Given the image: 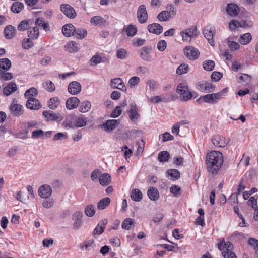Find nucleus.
<instances>
[{
  "mask_svg": "<svg viewBox=\"0 0 258 258\" xmlns=\"http://www.w3.org/2000/svg\"><path fill=\"white\" fill-rule=\"evenodd\" d=\"M44 132L42 130H38L33 131L31 137L34 139H38L44 136Z\"/></svg>",
  "mask_w": 258,
  "mask_h": 258,
  "instance_id": "nucleus-56",
  "label": "nucleus"
},
{
  "mask_svg": "<svg viewBox=\"0 0 258 258\" xmlns=\"http://www.w3.org/2000/svg\"><path fill=\"white\" fill-rule=\"evenodd\" d=\"M252 39V36L250 33H246L241 35L239 39V42L241 44L246 45L248 44Z\"/></svg>",
  "mask_w": 258,
  "mask_h": 258,
  "instance_id": "nucleus-39",
  "label": "nucleus"
},
{
  "mask_svg": "<svg viewBox=\"0 0 258 258\" xmlns=\"http://www.w3.org/2000/svg\"><path fill=\"white\" fill-rule=\"evenodd\" d=\"M170 154L168 151H163L160 152L158 154V159L161 162H165L168 161Z\"/></svg>",
  "mask_w": 258,
  "mask_h": 258,
  "instance_id": "nucleus-43",
  "label": "nucleus"
},
{
  "mask_svg": "<svg viewBox=\"0 0 258 258\" xmlns=\"http://www.w3.org/2000/svg\"><path fill=\"white\" fill-rule=\"evenodd\" d=\"M42 114L45 120L47 122L56 121L60 122L63 119V117L60 113H55L50 110L44 111Z\"/></svg>",
  "mask_w": 258,
  "mask_h": 258,
  "instance_id": "nucleus-6",
  "label": "nucleus"
},
{
  "mask_svg": "<svg viewBox=\"0 0 258 258\" xmlns=\"http://www.w3.org/2000/svg\"><path fill=\"white\" fill-rule=\"evenodd\" d=\"M80 103V100L75 97L68 98L66 101V105L67 109L71 110L76 108Z\"/></svg>",
  "mask_w": 258,
  "mask_h": 258,
  "instance_id": "nucleus-21",
  "label": "nucleus"
},
{
  "mask_svg": "<svg viewBox=\"0 0 258 258\" xmlns=\"http://www.w3.org/2000/svg\"><path fill=\"white\" fill-rule=\"evenodd\" d=\"M184 53L186 57L190 60H196L200 55L199 50L191 46H186L184 49Z\"/></svg>",
  "mask_w": 258,
  "mask_h": 258,
  "instance_id": "nucleus-8",
  "label": "nucleus"
},
{
  "mask_svg": "<svg viewBox=\"0 0 258 258\" xmlns=\"http://www.w3.org/2000/svg\"><path fill=\"white\" fill-rule=\"evenodd\" d=\"M140 82V78L137 76L131 77L128 81V85L131 87L137 85Z\"/></svg>",
  "mask_w": 258,
  "mask_h": 258,
  "instance_id": "nucleus-60",
  "label": "nucleus"
},
{
  "mask_svg": "<svg viewBox=\"0 0 258 258\" xmlns=\"http://www.w3.org/2000/svg\"><path fill=\"white\" fill-rule=\"evenodd\" d=\"M38 194L43 198H48L52 194L51 187L47 184L41 185L38 189Z\"/></svg>",
  "mask_w": 258,
  "mask_h": 258,
  "instance_id": "nucleus-14",
  "label": "nucleus"
},
{
  "mask_svg": "<svg viewBox=\"0 0 258 258\" xmlns=\"http://www.w3.org/2000/svg\"><path fill=\"white\" fill-rule=\"evenodd\" d=\"M107 223V220L106 219L101 220L96 227L94 229L92 233L93 235L95 237H96L97 236L102 234L104 231Z\"/></svg>",
  "mask_w": 258,
  "mask_h": 258,
  "instance_id": "nucleus-15",
  "label": "nucleus"
},
{
  "mask_svg": "<svg viewBox=\"0 0 258 258\" xmlns=\"http://www.w3.org/2000/svg\"><path fill=\"white\" fill-rule=\"evenodd\" d=\"M137 18L141 24L146 23L148 20V13L145 5H141L138 9L137 12Z\"/></svg>",
  "mask_w": 258,
  "mask_h": 258,
  "instance_id": "nucleus-10",
  "label": "nucleus"
},
{
  "mask_svg": "<svg viewBox=\"0 0 258 258\" xmlns=\"http://www.w3.org/2000/svg\"><path fill=\"white\" fill-rule=\"evenodd\" d=\"M1 78L4 81H8L11 80L13 78L12 73L2 71L0 72Z\"/></svg>",
  "mask_w": 258,
  "mask_h": 258,
  "instance_id": "nucleus-57",
  "label": "nucleus"
},
{
  "mask_svg": "<svg viewBox=\"0 0 258 258\" xmlns=\"http://www.w3.org/2000/svg\"><path fill=\"white\" fill-rule=\"evenodd\" d=\"M27 33L28 37L30 39H36L39 35V31L37 26L30 27L28 29Z\"/></svg>",
  "mask_w": 258,
  "mask_h": 258,
  "instance_id": "nucleus-30",
  "label": "nucleus"
},
{
  "mask_svg": "<svg viewBox=\"0 0 258 258\" xmlns=\"http://www.w3.org/2000/svg\"><path fill=\"white\" fill-rule=\"evenodd\" d=\"M170 17L168 15V13L165 11H163L158 14L157 18L160 21H166L169 19Z\"/></svg>",
  "mask_w": 258,
  "mask_h": 258,
  "instance_id": "nucleus-51",
  "label": "nucleus"
},
{
  "mask_svg": "<svg viewBox=\"0 0 258 258\" xmlns=\"http://www.w3.org/2000/svg\"><path fill=\"white\" fill-rule=\"evenodd\" d=\"M90 22L91 24H94L95 25H101L104 24L105 21L102 17L99 16H96L91 19Z\"/></svg>",
  "mask_w": 258,
  "mask_h": 258,
  "instance_id": "nucleus-45",
  "label": "nucleus"
},
{
  "mask_svg": "<svg viewBox=\"0 0 258 258\" xmlns=\"http://www.w3.org/2000/svg\"><path fill=\"white\" fill-rule=\"evenodd\" d=\"M166 46H167L166 42L164 40L159 41L157 45V47L158 49L160 51H161V52L165 50Z\"/></svg>",
  "mask_w": 258,
  "mask_h": 258,
  "instance_id": "nucleus-63",
  "label": "nucleus"
},
{
  "mask_svg": "<svg viewBox=\"0 0 258 258\" xmlns=\"http://www.w3.org/2000/svg\"><path fill=\"white\" fill-rule=\"evenodd\" d=\"M75 33L77 38L82 39L87 35V32L86 30L84 29L78 28L77 29H75Z\"/></svg>",
  "mask_w": 258,
  "mask_h": 258,
  "instance_id": "nucleus-46",
  "label": "nucleus"
},
{
  "mask_svg": "<svg viewBox=\"0 0 258 258\" xmlns=\"http://www.w3.org/2000/svg\"><path fill=\"white\" fill-rule=\"evenodd\" d=\"M137 30L138 29L136 25L130 24L123 27L121 33H123L125 31L127 36L133 37L136 34Z\"/></svg>",
  "mask_w": 258,
  "mask_h": 258,
  "instance_id": "nucleus-23",
  "label": "nucleus"
},
{
  "mask_svg": "<svg viewBox=\"0 0 258 258\" xmlns=\"http://www.w3.org/2000/svg\"><path fill=\"white\" fill-rule=\"evenodd\" d=\"M16 29L12 25H8L5 28L4 34L7 39H11L15 36Z\"/></svg>",
  "mask_w": 258,
  "mask_h": 258,
  "instance_id": "nucleus-26",
  "label": "nucleus"
},
{
  "mask_svg": "<svg viewBox=\"0 0 258 258\" xmlns=\"http://www.w3.org/2000/svg\"><path fill=\"white\" fill-rule=\"evenodd\" d=\"M59 100L57 97L50 98L48 102V107L52 110L55 109L59 104Z\"/></svg>",
  "mask_w": 258,
  "mask_h": 258,
  "instance_id": "nucleus-41",
  "label": "nucleus"
},
{
  "mask_svg": "<svg viewBox=\"0 0 258 258\" xmlns=\"http://www.w3.org/2000/svg\"><path fill=\"white\" fill-rule=\"evenodd\" d=\"M224 162L223 156L219 151H212L207 153L206 164L209 172L217 174L221 168Z\"/></svg>",
  "mask_w": 258,
  "mask_h": 258,
  "instance_id": "nucleus-1",
  "label": "nucleus"
},
{
  "mask_svg": "<svg viewBox=\"0 0 258 258\" xmlns=\"http://www.w3.org/2000/svg\"><path fill=\"white\" fill-rule=\"evenodd\" d=\"M26 106L31 110H38L41 107L39 101L34 98H27Z\"/></svg>",
  "mask_w": 258,
  "mask_h": 258,
  "instance_id": "nucleus-19",
  "label": "nucleus"
},
{
  "mask_svg": "<svg viewBox=\"0 0 258 258\" xmlns=\"http://www.w3.org/2000/svg\"><path fill=\"white\" fill-rule=\"evenodd\" d=\"M148 29L150 33L160 34L162 32L163 27L158 23H153L148 26Z\"/></svg>",
  "mask_w": 258,
  "mask_h": 258,
  "instance_id": "nucleus-24",
  "label": "nucleus"
},
{
  "mask_svg": "<svg viewBox=\"0 0 258 258\" xmlns=\"http://www.w3.org/2000/svg\"><path fill=\"white\" fill-rule=\"evenodd\" d=\"M66 127L73 128L75 124V119L72 115L67 116L63 121Z\"/></svg>",
  "mask_w": 258,
  "mask_h": 258,
  "instance_id": "nucleus-38",
  "label": "nucleus"
},
{
  "mask_svg": "<svg viewBox=\"0 0 258 258\" xmlns=\"http://www.w3.org/2000/svg\"><path fill=\"white\" fill-rule=\"evenodd\" d=\"M110 203V199L108 197L100 200L97 204V208L99 210L104 209Z\"/></svg>",
  "mask_w": 258,
  "mask_h": 258,
  "instance_id": "nucleus-37",
  "label": "nucleus"
},
{
  "mask_svg": "<svg viewBox=\"0 0 258 258\" xmlns=\"http://www.w3.org/2000/svg\"><path fill=\"white\" fill-rule=\"evenodd\" d=\"M170 191L175 197H178L181 194V188L177 185H173L170 188Z\"/></svg>",
  "mask_w": 258,
  "mask_h": 258,
  "instance_id": "nucleus-54",
  "label": "nucleus"
},
{
  "mask_svg": "<svg viewBox=\"0 0 258 258\" xmlns=\"http://www.w3.org/2000/svg\"><path fill=\"white\" fill-rule=\"evenodd\" d=\"M17 89V85L15 83L10 82L3 89V94L8 96L12 93L15 92Z\"/></svg>",
  "mask_w": 258,
  "mask_h": 258,
  "instance_id": "nucleus-25",
  "label": "nucleus"
},
{
  "mask_svg": "<svg viewBox=\"0 0 258 258\" xmlns=\"http://www.w3.org/2000/svg\"><path fill=\"white\" fill-rule=\"evenodd\" d=\"M64 48L66 51L70 53L77 52L79 49L78 44L73 41L68 42L64 46Z\"/></svg>",
  "mask_w": 258,
  "mask_h": 258,
  "instance_id": "nucleus-29",
  "label": "nucleus"
},
{
  "mask_svg": "<svg viewBox=\"0 0 258 258\" xmlns=\"http://www.w3.org/2000/svg\"><path fill=\"white\" fill-rule=\"evenodd\" d=\"M68 90L71 94L76 95L81 92V85L78 82L73 81L69 84Z\"/></svg>",
  "mask_w": 258,
  "mask_h": 258,
  "instance_id": "nucleus-16",
  "label": "nucleus"
},
{
  "mask_svg": "<svg viewBox=\"0 0 258 258\" xmlns=\"http://www.w3.org/2000/svg\"><path fill=\"white\" fill-rule=\"evenodd\" d=\"M198 32L196 26H193L180 32V35L184 41H190L192 37L198 36Z\"/></svg>",
  "mask_w": 258,
  "mask_h": 258,
  "instance_id": "nucleus-5",
  "label": "nucleus"
},
{
  "mask_svg": "<svg viewBox=\"0 0 258 258\" xmlns=\"http://www.w3.org/2000/svg\"><path fill=\"white\" fill-rule=\"evenodd\" d=\"M188 70V65L184 64V63L181 64L178 67V68L176 70V73L178 74L182 75L185 73H186L187 72Z\"/></svg>",
  "mask_w": 258,
  "mask_h": 258,
  "instance_id": "nucleus-53",
  "label": "nucleus"
},
{
  "mask_svg": "<svg viewBox=\"0 0 258 258\" xmlns=\"http://www.w3.org/2000/svg\"><path fill=\"white\" fill-rule=\"evenodd\" d=\"M23 108V106L21 104H18L17 101L16 99H14L13 100V101L9 107L11 113L14 116L22 115L24 113Z\"/></svg>",
  "mask_w": 258,
  "mask_h": 258,
  "instance_id": "nucleus-7",
  "label": "nucleus"
},
{
  "mask_svg": "<svg viewBox=\"0 0 258 258\" xmlns=\"http://www.w3.org/2000/svg\"><path fill=\"white\" fill-rule=\"evenodd\" d=\"M228 92L227 88H224L220 92L216 93L208 94L200 96L196 101L201 104L203 102L209 104H216L218 101L223 98Z\"/></svg>",
  "mask_w": 258,
  "mask_h": 258,
  "instance_id": "nucleus-2",
  "label": "nucleus"
},
{
  "mask_svg": "<svg viewBox=\"0 0 258 258\" xmlns=\"http://www.w3.org/2000/svg\"><path fill=\"white\" fill-rule=\"evenodd\" d=\"M86 124L87 118L85 117L83 115H80L75 119L74 127H81L85 126Z\"/></svg>",
  "mask_w": 258,
  "mask_h": 258,
  "instance_id": "nucleus-33",
  "label": "nucleus"
},
{
  "mask_svg": "<svg viewBox=\"0 0 258 258\" xmlns=\"http://www.w3.org/2000/svg\"><path fill=\"white\" fill-rule=\"evenodd\" d=\"M33 46V42L29 39H24L22 42V47L25 49H28Z\"/></svg>",
  "mask_w": 258,
  "mask_h": 258,
  "instance_id": "nucleus-58",
  "label": "nucleus"
},
{
  "mask_svg": "<svg viewBox=\"0 0 258 258\" xmlns=\"http://www.w3.org/2000/svg\"><path fill=\"white\" fill-rule=\"evenodd\" d=\"M239 11L238 6L234 4H228L226 8L227 13L231 16H236L237 15Z\"/></svg>",
  "mask_w": 258,
  "mask_h": 258,
  "instance_id": "nucleus-27",
  "label": "nucleus"
},
{
  "mask_svg": "<svg viewBox=\"0 0 258 258\" xmlns=\"http://www.w3.org/2000/svg\"><path fill=\"white\" fill-rule=\"evenodd\" d=\"M228 45L232 50H236L239 48V44L236 42L228 40Z\"/></svg>",
  "mask_w": 258,
  "mask_h": 258,
  "instance_id": "nucleus-62",
  "label": "nucleus"
},
{
  "mask_svg": "<svg viewBox=\"0 0 258 258\" xmlns=\"http://www.w3.org/2000/svg\"><path fill=\"white\" fill-rule=\"evenodd\" d=\"M38 93L37 90L35 88H31L30 89L27 90L24 96L26 98H34V97Z\"/></svg>",
  "mask_w": 258,
  "mask_h": 258,
  "instance_id": "nucleus-47",
  "label": "nucleus"
},
{
  "mask_svg": "<svg viewBox=\"0 0 258 258\" xmlns=\"http://www.w3.org/2000/svg\"><path fill=\"white\" fill-rule=\"evenodd\" d=\"M11 66V62L8 58H1L0 59V71L2 72L3 70L6 71L9 70Z\"/></svg>",
  "mask_w": 258,
  "mask_h": 258,
  "instance_id": "nucleus-34",
  "label": "nucleus"
},
{
  "mask_svg": "<svg viewBox=\"0 0 258 258\" xmlns=\"http://www.w3.org/2000/svg\"><path fill=\"white\" fill-rule=\"evenodd\" d=\"M119 123V122L118 120H108L104 124L101 125V127L106 132H109L114 130Z\"/></svg>",
  "mask_w": 258,
  "mask_h": 258,
  "instance_id": "nucleus-18",
  "label": "nucleus"
},
{
  "mask_svg": "<svg viewBox=\"0 0 258 258\" xmlns=\"http://www.w3.org/2000/svg\"><path fill=\"white\" fill-rule=\"evenodd\" d=\"M116 57L121 59H126L127 57V53L124 49H119L117 50Z\"/></svg>",
  "mask_w": 258,
  "mask_h": 258,
  "instance_id": "nucleus-52",
  "label": "nucleus"
},
{
  "mask_svg": "<svg viewBox=\"0 0 258 258\" xmlns=\"http://www.w3.org/2000/svg\"><path fill=\"white\" fill-rule=\"evenodd\" d=\"M121 106H116L111 114V116L115 118L119 116L122 113Z\"/></svg>",
  "mask_w": 258,
  "mask_h": 258,
  "instance_id": "nucleus-64",
  "label": "nucleus"
},
{
  "mask_svg": "<svg viewBox=\"0 0 258 258\" xmlns=\"http://www.w3.org/2000/svg\"><path fill=\"white\" fill-rule=\"evenodd\" d=\"M84 212L88 217H92L95 213V208L93 205H89L85 208Z\"/></svg>",
  "mask_w": 258,
  "mask_h": 258,
  "instance_id": "nucleus-48",
  "label": "nucleus"
},
{
  "mask_svg": "<svg viewBox=\"0 0 258 258\" xmlns=\"http://www.w3.org/2000/svg\"><path fill=\"white\" fill-rule=\"evenodd\" d=\"M111 177L108 173H104L99 178L100 184L102 186L108 185L111 183Z\"/></svg>",
  "mask_w": 258,
  "mask_h": 258,
  "instance_id": "nucleus-32",
  "label": "nucleus"
},
{
  "mask_svg": "<svg viewBox=\"0 0 258 258\" xmlns=\"http://www.w3.org/2000/svg\"><path fill=\"white\" fill-rule=\"evenodd\" d=\"M177 93L180 95V99L181 101H187L192 97L191 92L189 91L187 86L179 84L177 87Z\"/></svg>",
  "mask_w": 258,
  "mask_h": 258,
  "instance_id": "nucleus-3",
  "label": "nucleus"
},
{
  "mask_svg": "<svg viewBox=\"0 0 258 258\" xmlns=\"http://www.w3.org/2000/svg\"><path fill=\"white\" fill-rule=\"evenodd\" d=\"M128 117L132 122H136L139 118L140 114L138 113V109L135 103L130 104V109L128 110Z\"/></svg>",
  "mask_w": 258,
  "mask_h": 258,
  "instance_id": "nucleus-13",
  "label": "nucleus"
},
{
  "mask_svg": "<svg viewBox=\"0 0 258 258\" xmlns=\"http://www.w3.org/2000/svg\"><path fill=\"white\" fill-rule=\"evenodd\" d=\"M152 50L151 46H145L141 48L140 50V55L141 58L146 61H149L151 60L150 53Z\"/></svg>",
  "mask_w": 258,
  "mask_h": 258,
  "instance_id": "nucleus-20",
  "label": "nucleus"
},
{
  "mask_svg": "<svg viewBox=\"0 0 258 258\" xmlns=\"http://www.w3.org/2000/svg\"><path fill=\"white\" fill-rule=\"evenodd\" d=\"M110 87L112 88H117L122 91H125L126 89L123 80L120 78L112 79L110 82Z\"/></svg>",
  "mask_w": 258,
  "mask_h": 258,
  "instance_id": "nucleus-17",
  "label": "nucleus"
},
{
  "mask_svg": "<svg viewBox=\"0 0 258 258\" xmlns=\"http://www.w3.org/2000/svg\"><path fill=\"white\" fill-rule=\"evenodd\" d=\"M131 197L133 201L139 202L142 200L143 195L139 189L135 188L132 190Z\"/></svg>",
  "mask_w": 258,
  "mask_h": 258,
  "instance_id": "nucleus-36",
  "label": "nucleus"
},
{
  "mask_svg": "<svg viewBox=\"0 0 258 258\" xmlns=\"http://www.w3.org/2000/svg\"><path fill=\"white\" fill-rule=\"evenodd\" d=\"M166 10L165 12L168 13L170 18H172L176 14V9L173 5H167L166 7Z\"/></svg>",
  "mask_w": 258,
  "mask_h": 258,
  "instance_id": "nucleus-49",
  "label": "nucleus"
},
{
  "mask_svg": "<svg viewBox=\"0 0 258 258\" xmlns=\"http://www.w3.org/2000/svg\"><path fill=\"white\" fill-rule=\"evenodd\" d=\"M32 24V20H24L22 21L18 25L17 29L19 31H24L30 27Z\"/></svg>",
  "mask_w": 258,
  "mask_h": 258,
  "instance_id": "nucleus-31",
  "label": "nucleus"
},
{
  "mask_svg": "<svg viewBox=\"0 0 258 258\" xmlns=\"http://www.w3.org/2000/svg\"><path fill=\"white\" fill-rule=\"evenodd\" d=\"M44 87L46 90L50 92L54 91L55 89V85L51 81H46Z\"/></svg>",
  "mask_w": 258,
  "mask_h": 258,
  "instance_id": "nucleus-59",
  "label": "nucleus"
},
{
  "mask_svg": "<svg viewBox=\"0 0 258 258\" xmlns=\"http://www.w3.org/2000/svg\"><path fill=\"white\" fill-rule=\"evenodd\" d=\"M198 90L204 93H211L215 91V86L205 81H199L196 84Z\"/></svg>",
  "mask_w": 258,
  "mask_h": 258,
  "instance_id": "nucleus-4",
  "label": "nucleus"
},
{
  "mask_svg": "<svg viewBox=\"0 0 258 258\" xmlns=\"http://www.w3.org/2000/svg\"><path fill=\"white\" fill-rule=\"evenodd\" d=\"M149 198L152 201H157L159 198V193L158 189L155 187H150L147 191Z\"/></svg>",
  "mask_w": 258,
  "mask_h": 258,
  "instance_id": "nucleus-28",
  "label": "nucleus"
},
{
  "mask_svg": "<svg viewBox=\"0 0 258 258\" xmlns=\"http://www.w3.org/2000/svg\"><path fill=\"white\" fill-rule=\"evenodd\" d=\"M35 26H38L42 27L44 29L46 30L48 27V24L47 23H45L43 20V18H38L36 19L35 22Z\"/></svg>",
  "mask_w": 258,
  "mask_h": 258,
  "instance_id": "nucleus-55",
  "label": "nucleus"
},
{
  "mask_svg": "<svg viewBox=\"0 0 258 258\" xmlns=\"http://www.w3.org/2000/svg\"><path fill=\"white\" fill-rule=\"evenodd\" d=\"M60 10L61 12L70 19H74L77 16L75 9L69 4H63L61 5Z\"/></svg>",
  "mask_w": 258,
  "mask_h": 258,
  "instance_id": "nucleus-12",
  "label": "nucleus"
},
{
  "mask_svg": "<svg viewBox=\"0 0 258 258\" xmlns=\"http://www.w3.org/2000/svg\"><path fill=\"white\" fill-rule=\"evenodd\" d=\"M62 31L66 37H70L74 35L75 28L73 24H67L62 27Z\"/></svg>",
  "mask_w": 258,
  "mask_h": 258,
  "instance_id": "nucleus-22",
  "label": "nucleus"
},
{
  "mask_svg": "<svg viewBox=\"0 0 258 258\" xmlns=\"http://www.w3.org/2000/svg\"><path fill=\"white\" fill-rule=\"evenodd\" d=\"M24 8V4L19 1L13 3L11 10L13 13H19Z\"/></svg>",
  "mask_w": 258,
  "mask_h": 258,
  "instance_id": "nucleus-35",
  "label": "nucleus"
},
{
  "mask_svg": "<svg viewBox=\"0 0 258 258\" xmlns=\"http://www.w3.org/2000/svg\"><path fill=\"white\" fill-rule=\"evenodd\" d=\"M211 141L215 146L218 148H224L228 145L229 140L226 139L220 135H216L212 138Z\"/></svg>",
  "mask_w": 258,
  "mask_h": 258,
  "instance_id": "nucleus-9",
  "label": "nucleus"
},
{
  "mask_svg": "<svg viewBox=\"0 0 258 258\" xmlns=\"http://www.w3.org/2000/svg\"><path fill=\"white\" fill-rule=\"evenodd\" d=\"M223 75L219 72H213L211 76L212 81L217 82L221 79Z\"/></svg>",
  "mask_w": 258,
  "mask_h": 258,
  "instance_id": "nucleus-61",
  "label": "nucleus"
},
{
  "mask_svg": "<svg viewBox=\"0 0 258 258\" xmlns=\"http://www.w3.org/2000/svg\"><path fill=\"white\" fill-rule=\"evenodd\" d=\"M203 33L210 44L213 46L215 45V42L213 39L214 35L215 33V28L210 26L206 27L203 29Z\"/></svg>",
  "mask_w": 258,
  "mask_h": 258,
  "instance_id": "nucleus-11",
  "label": "nucleus"
},
{
  "mask_svg": "<svg viewBox=\"0 0 258 258\" xmlns=\"http://www.w3.org/2000/svg\"><path fill=\"white\" fill-rule=\"evenodd\" d=\"M91 104L90 102L88 101H85L81 103L79 110L82 113H86L91 109Z\"/></svg>",
  "mask_w": 258,
  "mask_h": 258,
  "instance_id": "nucleus-40",
  "label": "nucleus"
},
{
  "mask_svg": "<svg viewBox=\"0 0 258 258\" xmlns=\"http://www.w3.org/2000/svg\"><path fill=\"white\" fill-rule=\"evenodd\" d=\"M215 65V62L211 60H207L203 62V67L207 71H212L214 68Z\"/></svg>",
  "mask_w": 258,
  "mask_h": 258,
  "instance_id": "nucleus-42",
  "label": "nucleus"
},
{
  "mask_svg": "<svg viewBox=\"0 0 258 258\" xmlns=\"http://www.w3.org/2000/svg\"><path fill=\"white\" fill-rule=\"evenodd\" d=\"M133 224L134 220L131 218H127L123 221L121 227L123 229L129 230Z\"/></svg>",
  "mask_w": 258,
  "mask_h": 258,
  "instance_id": "nucleus-50",
  "label": "nucleus"
},
{
  "mask_svg": "<svg viewBox=\"0 0 258 258\" xmlns=\"http://www.w3.org/2000/svg\"><path fill=\"white\" fill-rule=\"evenodd\" d=\"M167 173L170 176V179L175 180L180 177V173L177 169H170L167 170Z\"/></svg>",
  "mask_w": 258,
  "mask_h": 258,
  "instance_id": "nucleus-44",
  "label": "nucleus"
}]
</instances>
